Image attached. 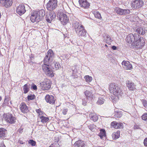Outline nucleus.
Returning <instances> with one entry per match:
<instances>
[{"instance_id": "b1692460", "label": "nucleus", "mask_w": 147, "mask_h": 147, "mask_svg": "<svg viewBox=\"0 0 147 147\" xmlns=\"http://www.w3.org/2000/svg\"><path fill=\"white\" fill-rule=\"evenodd\" d=\"M7 133V130L3 128H0V138H4Z\"/></svg>"}, {"instance_id": "c9c22d12", "label": "nucleus", "mask_w": 147, "mask_h": 147, "mask_svg": "<svg viewBox=\"0 0 147 147\" xmlns=\"http://www.w3.org/2000/svg\"><path fill=\"white\" fill-rule=\"evenodd\" d=\"M95 17L98 19H100L101 18L100 14L98 12L95 11L94 13Z\"/></svg>"}, {"instance_id": "473e14b6", "label": "nucleus", "mask_w": 147, "mask_h": 147, "mask_svg": "<svg viewBox=\"0 0 147 147\" xmlns=\"http://www.w3.org/2000/svg\"><path fill=\"white\" fill-rule=\"evenodd\" d=\"M105 132L104 130L102 129L100 131V133L99 134V136L101 139L103 137H105Z\"/></svg>"}, {"instance_id": "5fc2aeb1", "label": "nucleus", "mask_w": 147, "mask_h": 147, "mask_svg": "<svg viewBox=\"0 0 147 147\" xmlns=\"http://www.w3.org/2000/svg\"><path fill=\"white\" fill-rule=\"evenodd\" d=\"M32 58H33L32 57H30V58H31V59H32Z\"/></svg>"}, {"instance_id": "9b49d317", "label": "nucleus", "mask_w": 147, "mask_h": 147, "mask_svg": "<svg viewBox=\"0 0 147 147\" xmlns=\"http://www.w3.org/2000/svg\"><path fill=\"white\" fill-rule=\"evenodd\" d=\"M59 16V20L62 24L64 25L66 24L69 21V19L66 15L61 13Z\"/></svg>"}, {"instance_id": "3c124183", "label": "nucleus", "mask_w": 147, "mask_h": 147, "mask_svg": "<svg viewBox=\"0 0 147 147\" xmlns=\"http://www.w3.org/2000/svg\"><path fill=\"white\" fill-rule=\"evenodd\" d=\"M112 48L114 50H115L116 49L117 47L115 46H113L112 47Z\"/></svg>"}, {"instance_id": "39448f33", "label": "nucleus", "mask_w": 147, "mask_h": 147, "mask_svg": "<svg viewBox=\"0 0 147 147\" xmlns=\"http://www.w3.org/2000/svg\"><path fill=\"white\" fill-rule=\"evenodd\" d=\"M57 0H50L47 3V8L49 11H53L57 7Z\"/></svg>"}, {"instance_id": "393cba45", "label": "nucleus", "mask_w": 147, "mask_h": 147, "mask_svg": "<svg viewBox=\"0 0 147 147\" xmlns=\"http://www.w3.org/2000/svg\"><path fill=\"white\" fill-rule=\"evenodd\" d=\"M84 93L87 99H91L93 98V95L89 91L86 90L84 92Z\"/></svg>"}, {"instance_id": "a18cd8bd", "label": "nucleus", "mask_w": 147, "mask_h": 147, "mask_svg": "<svg viewBox=\"0 0 147 147\" xmlns=\"http://www.w3.org/2000/svg\"><path fill=\"white\" fill-rule=\"evenodd\" d=\"M67 112V109H64L63 110V113L64 115H66Z\"/></svg>"}, {"instance_id": "72a5a7b5", "label": "nucleus", "mask_w": 147, "mask_h": 147, "mask_svg": "<svg viewBox=\"0 0 147 147\" xmlns=\"http://www.w3.org/2000/svg\"><path fill=\"white\" fill-rule=\"evenodd\" d=\"M36 112L37 113H38V119L40 117H42L43 116H45V114L39 109L37 110H36Z\"/></svg>"}, {"instance_id": "cd10ccee", "label": "nucleus", "mask_w": 147, "mask_h": 147, "mask_svg": "<svg viewBox=\"0 0 147 147\" xmlns=\"http://www.w3.org/2000/svg\"><path fill=\"white\" fill-rule=\"evenodd\" d=\"M90 115V119L94 121H96L98 120V117L95 113H91Z\"/></svg>"}, {"instance_id": "f704fd0d", "label": "nucleus", "mask_w": 147, "mask_h": 147, "mask_svg": "<svg viewBox=\"0 0 147 147\" xmlns=\"http://www.w3.org/2000/svg\"><path fill=\"white\" fill-rule=\"evenodd\" d=\"M86 81L87 82H90L92 80V78L89 76H86L84 77Z\"/></svg>"}, {"instance_id": "f03ea898", "label": "nucleus", "mask_w": 147, "mask_h": 147, "mask_svg": "<svg viewBox=\"0 0 147 147\" xmlns=\"http://www.w3.org/2000/svg\"><path fill=\"white\" fill-rule=\"evenodd\" d=\"M72 26L78 35L80 36L85 37L86 34V31L83 26L79 22L74 21L72 24Z\"/></svg>"}, {"instance_id": "13d9d810", "label": "nucleus", "mask_w": 147, "mask_h": 147, "mask_svg": "<svg viewBox=\"0 0 147 147\" xmlns=\"http://www.w3.org/2000/svg\"><path fill=\"white\" fill-rule=\"evenodd\" d=\"M20 144H23L22 143V142H20Z\"/></svg>"}, {"instance_id": "603ef678", "label": "nucleus", "mask_w": 147, "mask_h": 147, "mask_svg": "<svg viewBox=\"0 0 147 147\" xmlns=\"http://www.w3.org/2000/svg\"><path fill=\"white\" fill-rule=\"evenodd\" d=\"M2 100V98L1 96H0V101L1 100Z\"/></svg>"}, {"instance_id": "49530a36", "label": "nucleus", "mask_w": 147, "mask_h": 147, "mask_svg": "<svg viewBox=\"0 0 147 147\" xmlns=\"http://www.w3.org/2000/svg\"><path fill=\"white\" fill-rule=\"evenodd\" d=\"M144 144L145 146H147V138H146L144 140Z\"/></svg>"}, {"instance_id": "0eeeda50", "label": "nucleus", "mask_w": 147, "mask_h": 147, "mask_svg": "<svg viewBox=\"0 0 147 147\" xmlns=\"http://www.w3.org/2000/svg\"><path fill=\"white\" fill-rule=\"evenodd\" d=\"M51 81L49 80H47L40 84V88L43 90H49L51 88Z\"/></svg>"}, {"instance_id": "58836bf2", "label": "nucleus", "mask_w": 147, "mask_h": 147, "mask_svg": "<svg viewBox=\"0 0 147 147\" xmlns=\"http://www.w3.org/2000/svg\"><path fill=\"white\" fill-rule=\"evenodd\" d=\"M142 119L144 120L147 121V113H145L142 116Z\"/></svg>"}, {"instance_id": "423d86ee", "label": "nucleus", "mask_w": 147, "mask_h": 147, "mask_svg": "<svg viewBox=\"0 0 147 147\" xmlns=\"http://www.w3.org/2000/svg\"><path fill=\"white\" fill-rule=\"evenodd\" d=\"M144 3L142 0H135L131 3V7L134 8H139L144 5Z\"/></svg>"}, {"instance_id": "20e7f679", "label": "nucleus", "mask_w": 147, "mask_h": 147, "mask_svg": "<svg viewBox=\"0 0 147 147\" xmlns=\"http://www.w3.org/2000/svg\"><path fill=\"white\" fill-rule=\"evenodd\" d=\"M139 35L137 34H133L131 33L128 34L126 38V41L128 43H132L133 42L138 41L139 39Z\"/></svg>"}, {"instance_id": "a19ab883", "label": "nucleus", "mask_w": 147, "mask_h": 147, "mask_svg": "<svg viewBox=\"0 0 147 147\" xmlns=\"http://www.w3.org/2000/svg\"><path fill=\"white\" fill-rule=\"evenodd\" d=\"M88 126L89 127V128L92 131L93 130V129L95 128V126L94 125V124H91L90 125H88Z\"/></svg>"}, {"instance_id": "09e8293b", "label": "nucleus", "mask_w": 147, "mask_h": 147, "mask_svg": "<svg viewBox=\"0 0 147 147\" xmlns=\"http://www.w3.org/2000/svg\"><path fill=\"white\" fill-rule=\"evenodd\" d=\"M0 147H5V146L3 143H2L0 144Z\"/></svg>"}, {"instance_id": "e433bc0d", "label": "nucleus", "mask_w": 147, "mask_h": 147, "mask_svg": "<svg viewBox=\"0 0 147 147\" xmlns=\"http://www.w3.org/2000/svg\"><path fill=\"white\" fill-rule=\"evenodd\" d=\"M54 65H55V69L56 70H57L59 68L61 67L60 65L59 64V63L58 62H56L55 63H54Z\"/></svg>"}, {"instance_id": "4be33fe9", "label": "nucleus", "mask_w": 147, "mask_h": 147, "mask_svg": "<svg viewBox=\"0 0 147 147\" xmlns=\"http://www.w3.org/2000/svg\"><path fill=\"white\" fill-rule=\"evenodd\" d=\"M85 146L84 142L81 140L76 141L74 144V147H84Z\"/></svg>"}, {"instance_id": "ddd939ff", "label": "nucleus", "mask_w": 147, "mask_h": 147, "mask_svg": "<svg viewBox=\"0 0 147 147\" xmlns=\"http://www.w3.org/2000/svg\"><path fill=\"white\" fill-rule=\"evenodd\" d=\"M5 121L10 123H13L16 121L15 118L10 114H7L5 117Z\"/></svg>"}, {"instance_id": "aec40b11", "label": "nucleus", "mask_w": 147, "mask_h": 147, "mask_svg": "<svg viewBox=\"0 0 147 147\" xmlns=\"http://www.w3.org/2000/svg\"><path fill=\"white\" fill-rule=\"evenodd\" d=\"M111 125L115 129L122 128L123 127V124L122 123H117L115 121L112 122Z\"/></svg>"}, {"instance_id": "8fccbe9b", "label": "nucleus", "mask_w": 147, "mask_h": 147, "mask_svg": "<svg viewBox=\"0 0 147 147\" xmlns=\"http://www.w3.org/2000/svg\"><path fill=\"white\" fill-rule=\"evenodd\" d=\"M86 101L85 100H84V101H83L82 104L84 105L85 106L86 105Z\"/></svg>"}, {"instance_id": "37998d69", "label": "nucleus", "mask_w": 147, "mask_h": 147, "mask_svg": "<svg viewBox=\"0 0 147 147\" xmlns=\"http://www.w3.org/2000/svg\"><path fill=\"white\" fill-rule=\"evenodd\" d=\"M142 103L144 107L145 108H147V102L146 101L143 100Z\"/></svg>"}, {"instance_id": "79ce46f5", "label": "nucleus", "mask_w": 147, "mask_h": 147, "mask_svg": "<svg viewBox=\"0 0 147 147\" xmlns=\"http://www.w3.org/2000/svg\"><path fill=\"white\" fill-rule=\"evenodd\" d=\"M114 116L116 117L119 118L121 117V115L120 112H117V113H115Z\"/></svg>"}, {"instance_id": "a878e982", "label": "nucleus", "mask_w": 147, "mask_h": 147, "mask_svg": "<svg viewBox=\"0 0 147 147\" xmlns=\"http://www.w3.org/2000/svg\"><path fill=\"white\" fill-rule=\"evenodd\" d=\"M136 30L138 33L142 35L144 34L145 32V30L144 28L142 27H138Z\"/></svg>"}, {"instance_id": "f257e3e1", "label": "nucleus", "mask_w": 147, "mask_h": 147, "mask_svg": "<svg viewBox=\"0 0 147 147\" xmlns=\"http://www.w3.org/2000/svg\"><path fill=\"white\" fill-rule=\"evenodd\" d=\"M54 57L53 51L49 50L44 60V64L42 66V68L45 74L48 76L52 77L54 76L52 70L51 68V64Z\"/></svg>"}, {"instance_id": "7ed1b4c3", "label": "nucleus", "mask_w": 147, "mask_h": 147, "mask_svg": "<svg viewBox=\"0 0 147 147\" xmlns=\"http://www.w3.org/2000/svg\"><path fill=\"white\" fill-rule=\"evenodd\" d=\"M109 89L111 92L117 97L118 99L119 98L122 94L123 93L120 88L115 83L110 84L109 86Z\"/></svg>"}, {"instance_id": "5701e85b", "label": "nucleus", "mask_w": 147, "mask_h": 147, "mask_svg": "<svg viewBox=\"0 0 147 147\" xmlns=\"http://www.w3.org/2000/svg\"><path fill=\"white\" fill-rule=\"evenodd\" d=\"M36 11L38 17L40 18V19L41 20L45 15V10L44 9H41L38 11Z\"/></svg>"}, {"instance_id": "c756f323", "label": "nucleus", "mask_w": 147, "mask_h": 147, "mask_svg": "<svg viewBox=\"0 0 147 147\" xmlns=\"http://www.w3.org/2000/svg\"><path fill=\"white\" fill-rule=\"evenodd\" d=\"M24 93L25 94L27 93L29 90L30 86L28 84H25L23 87Z\"/></svg>"}, {"instance_id": "9d476101", "label": "nucleus", "mask_w": 147, "mask_h": 147, "mask_svg": "<svg viewBox=\"0 0 147 147\" xmlns=\"http://www.w3.org/2000/svg\"><path fill=\"white\" fill-rule=\"evenodd\" d=\"M144 45V43L143 42H141V40L140 39L139 37V39L138 41L132 42L131 47L132 48L140 49L142 48Z\"/></svg>"}, {"instance_id": "412c9836", "label": "nucleus", "mask_w": 147, "mask_h": 147, "mask_svg": "<svg viewBox=\"0 0 147 147\" xmlns=\"http://www.w3.org/2000/svg\"><path fill=\"white\" fill-rule=\"evenodd\" d=\"M20 109L21 111L24 113L28 112L29 110L26 104L24 103H22L20 105Z\"/></svg>"}, {"instance_id": "864d4df0", "label": "nucleus", "mask_w": 147, "mask_h": 147, "mask_svg": "<svg viewBox=\"0 0 147 147\" xmlns=\"http://www.w3.org/2000/svg\"><path fill=\"white\" fill-rule=\"evenodd\" d=\"M105 47H107V45L106 44H105Z\"/></svg>"}, {"instance_id": "ea45409f", "label": "nucleus", "mask_w": 147, "mask_h": 147, "mask_svg": "<svg viewBox=\"0 0 147 147\" xmlns=\"http://www.w3.org/2000/svg\"><path fill=\"white\" fill-rule=\"evenodd\" d=\"M28 143L31 144L32 146H34L35 145L36 142L33 140H31L29 141Z\"/></svg>"}, {"instance_id": "4468645a", "label": "nucleus", "mask_w": 147, "mask_h": 147, "mask_svg": "<svg viewBox=\"0 0 147 147\" xmlns=\"http://www.w3.org/2000/svg\"><path fill=\"white\" fill-rule=\"evenodd\" d=\"M122 67L126 70H131L133 67L131 64L128 61H123L122 63Z\"/></svg>"}, {"instance_id": "6e6552de", "label": "nucleus", "mask_w": 147, "mask_h": 147, "mask_svg": "<svg viewBox=\"0 0 147 147\" xmlns=\"http://www.w3.org/2000/svg\"><path fill=\"white\" fill-rule=\"evenodd\" d=\"M49 11V13L46 15V19L48 22L51 23V21L55 18L56 15L53 11Z\"/></svg>"}, {"instance_id": "c03bdc74", "label": "nucleus", "mask_w": 147, "mask_h": 147, "mask_svg": "<svg viewBox=\"0 0 147 147\" xmlns=\"http://www.w3.org/2000/svg\"><path fill=\"white\" fill-rule=\"evenodd\" d=\"M31 87L34 90H36L37 89V87L34 84H33L32 86Z\"/></svg>"}, {"instance_id": "f8f14e48", "label": "nucleus", "mask_w": 147, "mask_h": 147, "mask_svg": "<svg viewBox=\"0 0 147 147\" xmlns=\"http://www.w3.org/2000/svg\"><path fill=\"white\" fill-rule=\"evenodd\" d=\"M37 15L36 11H33V12L31 14V16H30V20L32 22H38L40 21V18Z\"/></svg>"}, {"instance_id": "c85d7f7f", "label": "nucleus", "mask_w": 147, "mask_h": 147, "mask_svg": "<svg viewBox=\"0 0 147 147\" xmlns=\"http://www.w3.org/2000/svg\"><path fill=\"white\" fill-rule=\"evenodd\" d=\"M120 131H117L113 132L112 134V137L113 139L115 140L118 138L120 136Z\"/></svg>"}, {"instance_id": "1a4fd4ad", "label": "nucleus", "mask_w": 147, "mask_h": 147, "mask_svg": "<svg viewBox=\"0 0 147 147\" xmlns=\"http://www.w3.org/2000/svg\"><path fill=\"white\" fill-rule=\"evenodd\" d=\"M115 11L117 14L120 15H127L130 12L129 9H123L118 7L115 8Z\"/></svg>"}, {"instance_id": "6ab92c4d", "label": "nucleus", "mask_w": 147, "mask_h": 147, "mask_svg": "<svg viewBox=\"0 0 147 147\" xmlns=\"http://www.w3.org/2000/svg\"><path fill=\"white\" fill-rule=\"evenodd\" d=\"M79 2L81 6L84 8H87L90 6V4L87 1L79 0Z\"/></svg>"}, {"instance_id": "2f4dec72", "label": "nucleus", "mask_w": 147, "mask_h": 147, "mask_svg": "<svg viewBox=\"0 0 147 147\" xmlns=\"http://www.w3.org/2000/svg\"><path fill=\"white\" fill-rule=\"evenodd\" d=\"M103 98V96H102L101 97L99 98L97 102V103L98 104L101 105L104 103L105 100Z\"/></svg>"}, {"instance_id": "6e6d98bb", "label": "nucleus", "mask_w": 147, "mask_h": 147, "mask_svg": "<svg viewBox=\"0 0 147 147\" xmlns=\"http://www.w3.org/2000/svg\"><path fill=\"white\" fill-rule=\"evenodd\" d=\"M32 58H33L32 57H30V58H31V59H32Z\"/></svg>"}, {"instance_id": "dca6fc26", "label": "nucleus", "mask_w": 147, "mask_h": 147, "mask_svg": "<svg viewBox=\"0 0 147 147\" xmlns=\"http://www.w3.org/2000/svg\"><path fill=\"white\" fill-rule=\"evenodd\" d=\"M1 3L6 8H8L11 6L13 3L11 0H0Z\"/></svg>"}, {"instance_id": "4c0bfd02", "label": "nucleus", "mask_w": 147, "mask_h": 147, "mask_svg": "<svg viewBox=\"0 0 147 147\" xmlns=\"http://www.w3.org/2000/svg\"><path fill=\"white\" fill-rule=\"evenodd\" d=\"M35 98V96L33 95H30L28 96V100H33Z\"/></svg>"}, {"instance_id": "7c9ffc66", "label": "nucleus", "mask_w": 147, "mask_h": 147, "mask_svg": "<svg viewBox=\"0 0 147 147\" xmlns=\"http://www.w3.org/2000/svg\"><path fill=\"white\" fill-rule=\"evenodd\" d=\"M40 117L39 119L43 123H46L49 120V118L45 117V116Z\"/></svg>"}, {"instance_id": "bb28decb", "label": "nucleus", "mask_w": 147, "mask_h": 147, "mask_svg": "<svg viewBox=\"0 0 147 147\" xmlns=\"http://www.w3.org/2000/svg\"><path fill=\"white\" fill-rule=\"evenodd\" d=\"M104 41L107 44L110 45L112 40L109 35H106L104 36Z\"/></svg>"}, {"instance_id": "f3484780", "label": "nucleus", "mask_w": 147, "mask_h": 147, "mask_svg": "<svg viewBox=\"0 0 147 147\" xmlns=\"http://www.w3.org/2000/svg\"><path fill=\"white\" fill-rule=\"evenodd\" d=\"M45 99L47 102L50 104H53L55 102L54 97L52 95H47L45 97Z\"/></svg>"}, {"instance_id": "de8ad7c7", "label": "nucleus", "mask_w": 147, "mask_h": 147, "mask_svg": "<svg viewBox=\"0 0 147 147\" xmlns=\"http://www.w3.org/2000/svg\"><path fill=\"white\" fill-rule=\"evenodd\" d=\"M18 131L19 133H22L23 132V129L22 128H20L18 129Z\"/></svg>"}, {"instance_id": "4d7b16f0", "label": "nucleus", "mask_w": 147, "mask_h": 147, "mask_svg": "<svg viewBox=\"0 0 147 147\" xmlns=\"http://www.w3.org/2000/svg\"><path fill=\"white\" fill-rule=\"evenodd\" d=\"M20 144H23L22 143V142H20Z\"/></svg>"}, {"instance_id": "a211bd4d", "label": "nucleus", "mask_w": 147, "mask_h": 147, "mask_svg": "<svg viewBox=\"0 0 147 147\" xmlns=\"http://www.w3.org/2000/svg\"><path fill=\"white\" fill-rule=\"evenodd\" d=\"M126 85L128 89L130 90H134L136 89V85L134 83L128 81H127Z\"/></svg>"}, {"instance_id": "2eb2a0df", "label": "nucleus", "mask_w": 147, "mask_h": 147, "mask_svg": "<svg viewBox=\"0 0 147 147\" xmlns=\"http://www.w3.org/2000/svg\"><path fill=\"white\" fill-rule=\"evenodd\" d=\"M26 11L25 6L23 5H20L17 8V13L20 16L24 14Z\"/></svg>"}]
</instances>
